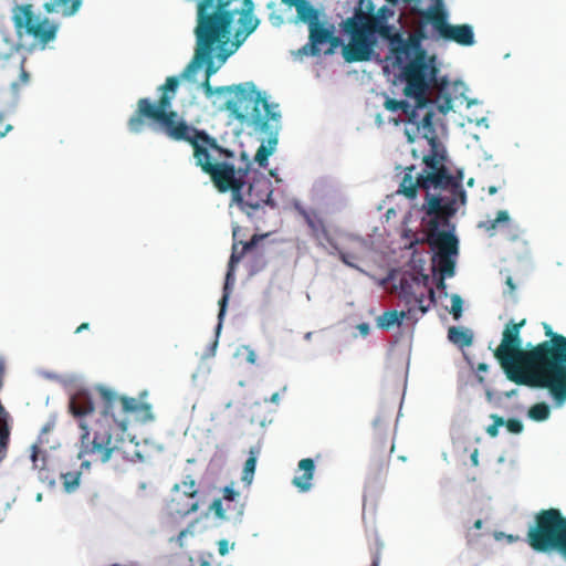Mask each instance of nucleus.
Returning a JSON list of instances; mask_svg holds the SVG:
<instances>
[{
  "mask_svg": "<svg viewBox=\"0 0 566 566\" xmlns=\"http://www.w3.org/2000/svg\"><path fill=\"white\" fill-rule=\"evenodd\" d=\"M178 86L177 77H169L167 83L159 88L160 99L154 104L148 97L137 101V107L127 126L132 133H140L146 125V119L163 126L165 134L172 140L187 142L193 149L196 165L207 174L216 189L221 192H231L234 202L248 216L269 203L272 195L271 181L261 176L247 184V169H237L231 159L234 153L223 148L217 139L207 132L200 130L179 118L177 112L171 109V99L176 95Z\"/></svg>",
  "mask_w": 566,
  "mask_h": 566,
  "instance_id": "nucleus-1",
  "label": "nucleus"
},
{
  "mask_svg": "<svg viewBox=\"0 0 566 566\" xmlns=\"http://www.w3.org/2000/svg\"><path fill=\"white\" fill-rule=\"evenodd\" d=\"M103 411L92 426L80 420L81 437L78 459L88 457L93 462H107L118 450L114 433L125 432L129 422V415L143 412L145 419H151L150 406L140 403L135 398L118 396L111 389L101 387Z\"/></svg>",
  "mask_w": 566,
  "mask_h": 566,
  "instance_id": "nucleus-2",
  "label": "nucleus"
},
{
  "mask_svg": "<svg viewBox=\"0 0 566 566\" xmlns=\"http://www.w3.org/2000/svg\"><path fill=\"white\" fill-rule=\"evenodd\" d=\"M437 73L436 64H422L421 59L409 61L402 67L401 76L406 82L403 94L413 99V104L389 97L384 103L387 111H401L405 114V135L409 143H415L419 138H439L434 122L436 105L427 94L431 86L437 85Z\"/></svg>",
  "mask_w": 566,
  "mask_h": 566,
  "instance_id": "nucleus-3",
  "label": "nucleus"
},
{
  "mask_svg": "<svg viewBox=\"0 0 566 566\" xmlns=\"http://www.w3.org/2000/svg\"><path fill=\"white\" fill-rule=\"evenodd\" d=\"M234 19H229L228 15H216L214 13H207V7H202L200 11L199 23H196L195 35H196V49L192 60L184 69L178 78V86L180 78L191 80L193 74L201 65H206V77L210 78L214 73L218 72L220 66L227 61V59L233 53V50H227V44L230 41L231 28ZM168 76L166 80H168ZM167 83L163 84V86ZM158 86L157 92L160 95ZM178 90L176 91V93ZM177 96V94L175 95ZM174 97L171 102L175 99ZM151 103L153 101L148 98ZM160 97L154 102L156 104Z\"/></svg>",
  "mask_w": 566,
  "mask_h": 566,
  "instance_id": "nucleus-4",
  "label": "nucleus"
},
{
  "mask_svg": "<svg viewBox=\"0 0 566 566\" xmlns=\"http://www.w3.org/2000/svg\"><path fill=\"white\" fill-rule=\"evenodd\" d=\"M427 143L430 148L429 153L422 156L423 171L413 174L415 166L407 167L398 192L413 199L417 196L418 188L426 190L427 195H430V189L447 190L450 193L447 198L459 197L460 203L465 205L467 192L462 186L463 171L458 170L454 175L450 174L447 167V149L440 138L427 140Z\"/></svg>",
  "mask_w": 566,
  "mask_h": 566,
  "instance_id": "nucleus-5",
  "label": "nucleus"
},
{
  "mask_svg": "<svg viewBox=\"0 0 566 566\" xmlns=\"http://www.w3.org/2000/svg\"><path fill=\"white\" fill-rule=\"evenodd\" d=\"M526 321L510 322L505 325L501 344L493 352L506 378L520 386L536 388L541 377L537 376L536 361L543 360L553 343L542 342L531 349L522 348L521 328Z\"/></svg>",
  "mask_w": 566,
  "mask_h": 566,
  "instance_id": "nucleus-6",
  "label": "nucleus"
},
{
  "mask_svg": "<svg viewBox=\"0 0 566 566\" xmlns=\"http://www.w3.org/2000/svg\"><path fill=\"white\" fill-rule=\"evenodd\" d=\"M245 102H232L228 111L242 124L251 127L255 134L265 137L254 156L255 163L261 167L268 166L269 157L274 153L277 145V135L281 128V113L276 111L277 105H272L264 96L262 99Z\"/></svg>",
  "mask_w": 566,
  "mask_h": 566,
  "instance_id": "nucleus-7",
  "label": "nucleus"
},
{
  "mask_svg": "<svg viewBox=\"0 0 566 566\" xmlns=\"http://www.w3.org/2000/svg\"><path fill=\"white\" fill-rule=\"evenodd\" d=\"M460 198H442L434 195H426L422 210L431 217L428 222V242L437 251L436 256L458 255L459 240L452 231L440 230V227H449L452 218L459 209Z\"/></svg>",
  "mask_w": 566,
  "mask_h": 566,
  "instance_id": "nucleus-8",
  "label": "nucleus"
},
{
  "mask_svg": "<svg viewBox=\"0 0 566 566\" xmlns=\"http://www.w3.org/2000/svg\"><path fill=\"white\" fill-rule=\"evenodd\" d=\"M358 13L373 38L378 34L381 39L388 41L390 52L396 57L397 63L400 64L403 60L421 59L422 64H434V57H429L427 51L421 46V41L426 39L422 30H418L405 39L395 27L387 23L384 15H367L361 11Z\"/></svg>",
  "mask_w": 566,
  "mask_h": 566,
  "instance_id": "nucleus-9",
  "label": "nucleus"
},
{
  "mask_svg": "<svg viewBox=\"0 0 566 566\" xmlns=\"http://www.w3.org/2000/svg\"><path fill=\"white\" fill-rule=\"evenodd\" d=\"M526 542L537 553H556L566 560V517L560 510H541L530 525Z\"/></svg>",
  "mask_w": 566,
  "mask_h": 566,
  "instance_id": "nucleus-10",
  "label": "nucleus"
},
{
  "mask_svg": "<svg viewBox=\"0 0 566 566\" xmlns=\"http://www.w3.org/2000/svg\"><path fill=\"white\" fill-rule=\"evenodd\" d=\"M418 15L422 23L430 24L438 39L446 42H454L462 46L474 44V32L470 24H450L448 12L442 0H437L424 10H419Z\"/></svg>",
  "mask_w": 566,
  "mask_h": 566,
  "instance_id": "nucleus-11",
  "label": "nucleus"
},
{
  "mask_svg": "<svg viewBox=\"0 0 566 566\" xmlns=\"http://www.w3.org/2000/svg\"><path fill=\"white\" fill-rule=\"evenodd\" d=\"M12 22L18 34L31 36L42 48L55 40L59 31L56 23L35 13L33 6L29 3L18 4L13 8Z\"/></svg>",
  "mask_w": 566,
  "mask_h": 566,
  "instance_id": "nucleus-12",
  "label": "nucleus"
},
{
  "mask_svg": "<svg viewBox=\"0 0 566 566\" xmlns=\"http://www.w3.org/2000/svg\"><path fill=\"white\" fill-rule=\"evenodd\" d=\"M426 280L427 276L421 279L415 274L403 275L400 280L399 296L407 306L410 319L417 321L436 303L434 291L427 287Z\"/></svg>",
  "mask_w": 566,
  "mask_h": 566,
  "instance_id": "nucleus-13",
  "label": "nucleus"
},
{
  "mask_svg": "<svg viewBox=\"0 0 566 566\" xmlns=\"http://www.w3.org/2000/svg\"><path fill=\"white\" fill-rule=\"evenodd\" d=\"M343 29L350 36L349 43L343 46L344 60L348 63L370 60L376 40L367 31L359 13L346 19Z\"/></svg>",
  "mask_w": 566,
  "mask_h": 566,
  "instance_id": "nucleus-14",
  "label": "nucleus"
},
{
  "mask_svg": "<svg viewBox=\"0 0 566 566\" xmlns=\"http://www.w3.org/2000/svg\"><path fill=\"white\" fill-rule=\"evenodd\" d=\"M559 348L553 353L549 371L539 378L536 388L548 390L556 406L566 402V340H560Z\"/></svg>",
  "mask_w": 566,
  "mask_h": 566,
  "instance_id": "nucleus-15",
  "label": "nucleus"
},
{
  "mask_svg": "<svg viewBox=\"0 0 566 566\" xmlns=\"http://www.w3.org/2000/svg\"><path fill=\"white\" fill-rule=\"evenodd\" d=\"M201 87L207 97H212L214 94L233 93L234 96L226 102V109L232 102H248V99L259 101L264 97L263 93L259 92L252 82H245L238 85L230 86H218L212 87L210 78H207L201 83ZM248 104V103H244Z\"/></svg>",
  "mask_w": 566,
  "mask_h": 566,
  "instance_id": "nucleus-16",
  "label": "nucleus"
},
{
  "mask_svg": "<svg viewBox=\"0 0 566 566\" xmlns=\"http://www.w3.org/2000/svg\"><path fill=\"white\" fill-rule=\"evenodd\" d=\"M262 238H263L262 235L254 234L251 238V240L248 242L233 243L232 253H231V256L229 260L228 272L226 275V282H224V286H223V295H222L221 300L219 301L220 311H219L218 317H219L220 322L222 321V317L226 313V307L228 304V300L230 297V285L234 281L233 272H234L235 264L243 258V255L247 252L252 250L256 245L258 241Z\"/></svg>",
  "mask_w": 566,
  "mask_h": 566,
  "instance_id": "nucleus-17",
  "label": "nucleus"
},
{
  "mask_svg": "<svg viewBox=\"0 0 566 566\" xmlns=\"http://www.w3.org/2000/svg\"><path fill=\"white\" fill-rule=\"evenodd\" d=\"M368 250L369 244L365 239L348 235L342 248L337 245V250L329 249L328 253H337L343 263L350 268L358 269L356 262L360 261Z\"/></svg>",
  "mask_w": 566,
  "mask_h": 566,
  "instance_id": "nucleus-18",
  "label": "nucleus"
},
{
  "mask_svg": "<svg viewBox=\"0 0 566 566\" xmlns=\"http://www.w3.org/2000/svg\"><path fill=\"white\" fill-rule=\"evenodd\" d=\"M300 213L311 229V235L315 239L319 247L327 250H337V243L331 237L325 221L316 211H307L303 209Z\"/></svg>",
  "mask_w": 566,
  "mask_h": 566,
  "instance_id": "nucleus-19",
  "label": "nucleus"
},
{
  "mask_svg": "<svg viewBox=\"0 0 566 566\" xmlns=\"http://www.w3.org/2000/svg\"><path fill=\"white\" fill-rule=\"evenodd\" d=\"M326 43L331 44V46L325 50V53L329 54L333 53L334 49L339 45L340 40L339 38L334 36L329 29L318 24L317 21L311 24L308 44L311 46V54L318 55L322 52L321 45Z\"/></svg>",
  "mask_w": 566,
  "mask_h": 566,
  "instance_id": "nucleus-20",
  "label": "nucleus"
},
{
  "mask_svg": "<svg viewBox=\"0 0 566 566\" xmlns=\"http://www.w3.org/2000/svg\"><path fill=\"white\" fill-rule=\"evenodd\" d=\"M544 329L545 335L549 337L546 342L553 343L551 346H548L549 350L548 354L545 356L543 360L536 361L537 365V376L543 377L547 371H549V365L552 360L553 353L557 352V348H559L560 340H566V337L564 335L557 334L553 332L551 325L544 323Z\"/></svg>",
  "mask_w": 566,
  "mask_h": 566,
  "instance_id": "nucleus-21",
  "label": "nucleus"
},
{
  "mask_svg": "<svg viewBox=\"0 0 566 566\" xmlns=\"http://www.w3.org/2000/svg\"><path fill=\"white\" fill-rule=\"evenodd\" d=\"M298 471L302 472L300 475H295L292 480V484L300 492H307L312 488V480L314 476L315 464L313 459L305 458L298 462Z\"/></svg>",
  "mask_w": 566,
  "mask_h": 566,
  "instance_id": "nucleus-22",
  "label": "nucleus"
},
{
  "mask_svg": "<svg viewBox=\"0 0 566 566\" xmlns=\"http://www.w3.org/2000/svg\"><path fill=\"white\" fill-rule=\"evenodd\" d=\"M174 495L168 503V510L171 514H177L180 516L188 515L198 511L199 505L197 501H189L181 496L179 492V485L175 484L172 488Z\"/></svg>",
  "mask_w": 566,
  "mask_h": 566,
  "instance_id": "nucleus-23",
  "label": "nucleus"
},
{
  "mask_svg": "<svg viewBox=\"0 0 566 566\" xmlns=\"http://www.w3.org/2000/svg\"><path fill=\"white\" fill-rule=\"evenodd\" d=\"M31 450V461L33 469L38 470L39 479L48 485L53 486L55 484V476L46 468L45 453L35 444L32 446Z\"/></svg>",
  "mask_w": 566,
  "mask_h": 566,
  "instance_id": "nucleus-24",
  "label": "nucleus"
},
{
  "mask_svg": "<svg viewBox=\"0 0 566 566\" xmlns=\"http://www.w3.org/2000/svg\"><path fill=\"white\" fill-rule=\"evenodd\" d=\"M82 6V0H49L44 8L46 12L61 13L64 17L75 14Z\"/></svg>",
  "mask_w": 566,
  "mask_h": 566,
  "instance_id": "nucleus-25",
  "label": "nucleus"
},
{
  "mask_svg": "<svg viewBox=\"0 0 566 566\" xmlns=\"http://www.w3.org/2000/svg\"><path fill=\"white\" fill-rule=\"evenodd\" d=\"M94 410L92 398L86 392H77L70 400V411L75 417H84Z\"/></svg>",
  "mask_w": 566,
  "mask_h": 566,
  "instance_id": "nucleus-26",
  "label": "nucleus"
},
{
  "mask_svg": "<svg viewBox=\"0 0 566 566\" xmlns=\"http://www.w3.org/2000/svg\"><path fill=\"white\" fill-rule=\"evenodd\" d=\"M448 338L451 343L460 347L470 346L473 342V336L469 329L457 326H451L449 328Z\"/></svg>",
  "mask_w": 566,
  "mask_h": 566,
  "instance_id": "nucleus-27",
  "label": "nucleus"
},
{
  "mask_svg": "<svg viewBox=\"0 0 566 566\" xmlns=\"http://www.w3.org/2000/svg\"><path fill=\"white\" fill-rule=\"evenodd\" d=\"M403 318L410 319L408 310L407 311H401V312H398V311H387V312H385L382 315H380L378 317L377 324L381 328H389L390 326H392L395 324L400 325L401 321Z\"/></svg>",
  "mask_w": 566,
  "mask_h": 566,
  "instance_id": "nucleus-28",
  "label": "nucleus"
},
{
  "mask_svg": "<svg viewBox=\"0 0 566 566\" xmlns=\"http://www.w3.org/2000/svg\"><path fill=\"white\" fill-rule=\"evenodd\" d=\"M297 18L310 25L317 21V11L306 0H303L296 8Z\"/></svg>",
  "mask_w": 566,
  "mask_h": 566,
  "instance_id": "nucleus-29",
  "label": "nucleus"
},
{
  "mask_svg": "<svg viewBox=\"0 0 566 566\" xmlns=\"http://www.w3.org/2000/svg\"><path fill=\"white\" fill-rule=\"evenodd\" d=\"M457 255L436 256L437 266L442 276L451 277L454 275Z\"/></svg>",
  "mask_w": 566,
  "mask_h": 566,
  "instance_id": "nucleus-30",
  "label": "nucleus"
},
{
  "mask_svg": "<svg viewBox=\"0 0 566 566\" xmlns=\"http://www.w3.org/2000/svg\"><path fill=\"white\" fill-rule=\"evenodd\" d=\"M509 221V212L506 210H500L495 219L480 222L479 228L484 229L486 232L493 235L499 224L507 223Z\"/></svg>",
  "mask_w": 566,
  "mask_h": 566,
  "instance_id": "nucleus-31",
  "label": "nucleus"
},
{
  "mask_svg": "<svg viewBox=\"0 0 566 566\" xmlns=\"http://www.w3.org/2000/svg\"><path fill=\"white\" fill-rule=\"evenodd\" d=\"M395 449V446L389 436H379L374 442V453L377 457H389Z\"/></svg>",
  "mask_w": 566,
  "mask_h": 566,
  "instance_id": "nucleus-32",
  "label": "nucleus"
},
{
  "mask_svg": "<svg viewBox=\"0 0 566 566\" xmlns=\"http://www.w3.org/2000/svg\"><path fill=\"white\" fill-rule=\"evenodd\" d=\"M527 415L534 421H544L548 419L551 409L545 402H537L528 409Z\"/></svg>",
  "mask_w": 566,
  "mask_h": 566,
  "instance_id": "nucleus-33",
  "label": "nucleus"
},
{
  "mask_svg": "<svg viewBox=\"0 0 566 566\" xmlns=\"http://www.w3.org/2000/svg\"><path fill=\"white\" fill-rule=\"evenodd\" d=\"M256 454H258V452L254 451L253 449H251L250 455L245 460L243 473H242V480L247 483H251V481L253 479V474H254L255 465H256Z\"/></svg>",
  "mask_w": 566,
  "mask_h": 566,
  "instance_id": "nucleus-34",
  "label": "nucleus"
},
{
  "mask_svg": "<svg viewBox=\"0 0 566 566\" xmlns=\"http://www.w3.org/2000/svg\"><path fill=\"white\" fill-rule=\"evenodd\" d=\"M80 478L81 472L78 471L61 473L64 490L69 493L75 491L80 485Z\"/></svg>",
  "mask_w": 566,
  "mask_h": 566,
  "instance_id": "nucleus-35",
  "label": "nucleus"
},
{
  "mask_svg": "<svg viewBox=\"0 0 566 566\" xmlns=\"http://www.w3.org/2000/svg\"><path fill=\"white\" fill-rule=\"evenodd\" d=\"M178 485H179V492L182 497H185L186 500H189V501L190 500L195 501V497L198 493L195 480H192L191 478L188 476L186 480H184Z\"/></svg>",
  "mask_w": 566,
  "mask_h": 566,
  "instance_id": "nucleus-36",
  "label": "nucleus"
},
{
  "mask_svg": "<svg viewBox=\"0 0 566 566\" xmlns=\"http://www.w3.org/2000/svg\"><path fill=\"white\" fill-rule=\"evenodd\" d=\"M462 306L463 301L459 294H452L451 295V310L450 313L452 314L454 319H459L462 315Z\"/></svg>",
  "mask_w": 566,
  "mask_h": 566,
  "instance_id": "nucleus-37",
  "label": "nucleus"
},
{
  "mask_svg": "<svg viewBox=\"0 0 566 566\" xmlns=\"http://www.w3.org/2000/svg\"><path fill=\"white\" fill-rule=\"evenodd\" d=\"M504 426L507 428V430L511 432V433H515V434H518L523 431V423L521 420L518 419H509V420H504Z\"/></svg>",
  "mask_w": 566,
  "mask_h": 566,
  "instance_id": "nucleus-38",
  "label": "nucleus"
},
{
  "mask_svg": "<svg viewBox=\"0 0 566 566\" xmlns=\"http://www.w3.org/2000/svg\"><path fill=\"white\" fill-rule=\"evenodd\" d=\"M210 509L214 512L217 517H219L221 520H226L227 518V514H226L227 510L223 507L221 499L213 500V502L211 503Z\"/></svg>",
  "mask_w": 566,
  "mask_h": 566,
  "instance_id": "nucleus-39",
  "label": "nucleus"
},
{
  "mask_svg": "<svg viewBox=\"0 0 566 566\" xmlns=\"http://www.w3.org/2000/svg\"><path fill=\"white\" fill-rule=\"evenodd\" d=\"M494 422L488 427L486 432L491 437H496L499 433V427L504 426V419L499 416H492Z\"/></svg>",
  "mask_w": 566,
  "mask_h": 566,
  "instance_id": "nucleus-40",
  "label": "nucleus"
},
{
  "mask_svg": "<svg viewBox=\"0 0 566 566\" xmlns=\"http://www.w3.org/2000/svg\"><path fill=\"white\" fill-rule=\"evenodd\" d=\"M437 107L440 113L447 114L450 109H452V98L450 96L444 97Z\"/></svg>",
  "mask_w": 566,
  "mask_h": 566,
  "instance_id": "nucleus-41",
  "label": "nucleus"
},
{
  "mask_svg": "<svg viewBox=\"0 0 566 566\" xmlns=\"http://www.w3.org/2000/svg\"><path fill=\"white\" fill-rule=\"evenodd\" d=\"M238 495L239 493L231 486H226L223 489V500L228 502L234 501Z\"/></svg>",
  "mask_w": 566,
  "mask_h": 566,
  "instance_id": "nucleus-42",
  "label": "nucleus"
},
{
  "mask_svg": "<svg viewBox=\"0 0 566 566\" xmlns=\"http://www.w3.org/2000/svg\"><path fill=\"white\" fill-rule=\"evenodd\" d=\"M29 81H30V74L22 66L21 67V72H20V76H19V83H15L14 86H17V85H25V84L29 83Z\"/></svg>",
  "mask_w": 566,
  "mask_h": 566,
  "instance_id": "nucleus-43",
  "label": "nucleus"
},
{
  "mask_svg": "<svg viewBox=\"0 0 566 566\" xmlns=\"http://www.w3.org/2000/svg\"><path fill=\"white\" fill-rule=\"evenodd\" d=\"M218 551L221 556H224L229 553V542L227 539H220L218 542Z\"/></svg>",
  "mask_w": 566,
  "mask_h": 566,
  "instance_id": "nucleus-44",
  "label": "nucleus"
},
{
  "mask_svg": "<svg viewBox=\"0 0 566 566\" xmlns=\"http://www.w3.org/2000/svg\"><path fill=\"white\" fill-rule=\"evenodd\" d=\"M192 532L189 530V528H186V530H182L179 532V534L177 535V537L175 538L176 543L182 547L184 546V538L188 535V534H191Z\"/></svg>",
  "mask_w": 566,
  "mask_h": 566,
  "instance_id": "nucleus-45",
  "label": "nucleus"
},
{
  "mask_svg": "<svg viewBox=\"0 0 566 566\" xmlns=\"http://www.w3.org/2000/svg\"><path fill=\"white\" fill-rule=\"evenodd\" d=\"M505 284L507 286V294L510 295H513L515 293V290H516V285L513 281V277L512 276H507L506 280H505Z\"/></svg>",
  "mask_w": 566,
  "mask_h": 566,
  "instance_id": "nucleus-46",
  "label": "nucleus"
},
{
  "mask_svg": "<svg viewBox=\"0 0 566 566\" xmlns=\"http://www.w3.org/2000/svg\"><path fill=\"white\" fill-rule=\"evenodd\" d=\"M303 0H282V2L289 7L296 8Z\"/></svg>",
  "mask_w": 566,
  "mask_h": 566,
  "instance_id": "nucleus-47",
  "label": "nucleus"
},
{
  "mask_svg": "<svg viewBox=\"0 0 566 566\" xmlns=\"http://www.w3.org/2000/svg\"><path fill=\"white\" fill-rule=\"evenodd\" d=\"M447 276H442L439 279L438 283H437V289L438 290H446L447 285H446V282H444V279Z\"/></svg>",
  "mask_w": 566,
  "mask_h": 566,
  "instance_id": "nucleus-48",
  "label": "nucleus"
},
{
  "mask_svg": "<svg viewBox=\"0 0 566 566\" xmlns=\"http://www.w3.org/2000/svg\"><path fill=\"white\" fill-rule=\"evenodd\" d=\"M90 327V324L88 323H82L76 329H75V333L78 334L83 331H86Z\"/></svg>",
  "mask_w": 566,
  "mask_h": 566,
  "instance_id": "nucleus-49",
  "label": "nucleus"
},
{
  "mask_svg": "<svg viewBox=\"0 0 566 566\" xmlns=\"http://www.w3.org/2000/svg\"><path fill=\"white\" fill-rule=\"evenodd\" d=\"M358 328H359V331L361 332V334H364V335H367V334H368V332H369V326H368L367 324H365V323H364V324H360V325L358 326Z\"/></svg>",
  "mask_w": 566,
  "mask_h": 566,
  "instance_id": "nucleus-50",
  "label": "nucleus"
},
{
  "mask_svg": "<svg viewBox=\"0 0 566 566\" xmlns=\"http://www.w3.org/2000/svg\"><path fill=\"white\" fill-rule=\"evenodd\" d=\"M489 366L485 363H480L476 367L478 371H488Z\"/></svg>",
  "mask_w": 566,
  "mask_h": 566,
  "instance_id": "nucleus-51",
  "label": "nucleus"
},
{
  "mask_svg": "<svg viewBox=\"0 0 566 566\" xmlns=\"http://www.w3.org/2000/svg\"><path fill=\"white\" fill-rule=\"evenodd\" d=\"M471 461L474 465H478V450L475 449L471 454Z\"/></svg>",
  "mask_w": 566,
  "mask_h": 566,
  "instance_id": "nucleus-52",
  "label": "nucleus"
},
{
  "mask_svg": "<svg viewBox=\"0 0 566 566\" xmlns=\"http://www.w3.org/2000/svg\"><path fill=\"white\" fill-rule=\"evenodd\" d=\"M370 566H379V553L377 552L373 557V563Z\"/></svg>",
  "mask_w": 566,
  "mask_h": 566,
  "instance_id": "nucleus-53",
  "label": "nucleus"
},
{
  "mask_svg": "<svg viewBox=\"0 0 566 566\" xmlns=\"http://www.w3.org/2000/svg\"><path fill=\"white\" fill-rule=\"evenodd\" d=\"M11 129H12V126H11V125H7V126L4 127V130H1V129H0V137L6 136V135L8 134V132H10Z\"/></svg>",
  "mask_w": 566,
  "mask_h": 566,
  "instance_id": "nucleus-54",
  "label": "nucleus"
},
{
  "mask_svg": "<svg viewBox=\"0 0 566 566\" xmlns=\"http://www.w3.org/2000/svg\"><path fill=\"white\" fill-rule=\"evenodd\" d=\"M248 361L255 363V354L253 352H250L248 355Z\"/></svg>",
  "mask_w": 566,
  "mask_h": 566,
  "instance_id": "nucleus-55",
  "label": "nucleus"
},
{
  "mask_svg": "<svg viewBox=\"0 0 566 566\" xmlns=\"http://www.w3.org/2000/svg\"><path fill=\"white\" fill-rule=\"evenodd\" d=\"M489 195H495L497 192V188L495 186H490L488 188Z\"/></svg>",
  "mask_w": 566,
  "mask_h": 566,
  "instance_id": "nucleus-56",
  "label": "nucleus"
},
{
  "mask_svg": "<svg viewBox=\"0 0 566 566\" xmlns=\"http://www.w3.org/2000/svg\"><path fill=\"white\" fill-rule=\"evenodd\" d=\"M483 525L482 520H476L473 524L474 528L480 530Z\"/></svg>",
  "mask_w": 566,
  "mask_h": 566,
  "instance_id": "nucleus-57",
  "label": "nucleus"
},
{
  "mask_svg": "<svg viewBox=\"0 0 566 566\" xmlns=\"http://www.w3.org/2000/svg\"><path fill=\"white\" fill-rule=\"evenodd\" d=\"M279 399H280L279 394H277V392H274V394L271 396V399H270V400H271L272 402H277V401H279Z\"/></svg>",
  "mask_w": 566,
  "mask_h": 566,
  "instance_id": "nucleus-58",
  "label": "nucleus"
},
{
  "mask_svg": "<svg viewBox=\"0 0 566 566\" xmlns=\"http://www.w3.org/2000/svg\"><path fill=\"white\" fill-rule=\"evenodd\" d=\"M91 461L90 460H83L82 467L90 468Z\"/></svg>",
  "mask_w": 566,
  "mask_h": 566,
  "instance_id": "nucleus-59",
  "label": "nucleus"
},
{
  "mask_svg": "<svg viewBox=\"0 0 566 566\" xmlns=\"http://www.w3.org/2000/svg\"><path fill=\"white\" fill-rule=\"evenodd\" d=\"M467 185H468L469 187H472V186L474 185V179H473V178H470V179L468 180Z\"/></svg>",
  "mask_w": 566,
  "mask_h": 566,
  "instance_id": "nucleus-60",
  "label": "nucleus"
},
{
  "mask_svg": "<svg viewBox=\"0 0 566 566\" xmlns=\"http://www.w3.org/2000/svg\"><path fill=\"white\" fill-rule=\"evenodd\" d=\"M146 486H147V484H146L145 482H142V483L139 484V489H142V490H145V489H146Z\"/></svg>",
  "mask_w": 566,
  "mask_h": 566,
  "instance_id": "nucleus-61",
  "label": "nucleus"
},
{
  "mask_svg": "<svg viewBox=\"0 0 566 566\" xmlns=\"http://www.w3.org/2000/svg\"><path fill=\"white\" fill-rule=\"evenodd\" d=\"M412 155H413V157H415V158H417V157H418V155H417V153H416V150H415V149H412Z\"/></svg>",
  "mask_w": 566,
  "mask_h": 566,
  "instance_id": "nucleus-62",
  "label": "nucleus"
},
{
  "mask_svg": "<svg viewBox=\"0 0 566 566\" xmlns=\"http://www.w3.org/2000/svg\"><path fill=\"white\" fill-rule=\"evenodd\" d=\"M200 566H209L207 562H203Z\"/></svg>",
  "mask_w": 566,
  "mask_h": 566,
  "instance_id": "nucleus-63",
  "label": "nucleus"
}]
</instances>
